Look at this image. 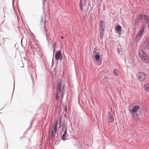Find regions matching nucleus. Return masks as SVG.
<instances>
[{
	"instance_id": "nucleus-1",
	"label": "nucleus",
	"mask_w": 149,
	"mask_h": 149,
	"mask_svg": "<svg viewBox=\"0 0 149 149\" xmlns=\"http://www.w3.org/2000/svg\"><path fill=\"white\" fill-rule=\"evenodd\" d=\"M130 112L133 115L136 114V116L141 115L143 113V108L139 105H136L133 107L132 109L129 110Z\"/></svg>"
},
{
	"instance_id": "nucleus-2",
	"label": "nucleus",
	"mask_w": 149,
	"mask_h": 149,
	"mask_svg": "<svg viewBox=\"0 0 149 149\" xmlns=\"http://www.w3.org/2000/svg\"><path fill=\"white\" fill-rule=\"evenodd\" d=\"M145 26L144 24H143L141 27L140 31L136 35L135 40L136 42H138L142 37L144 32Z\"/></svg>"
},
{
	"instance_id": "nucleus-3",
	"label": "nucleus",
	"mask_w": 149,
	"mask_h": 149,
	"mask_svg": "<svg viewBox=\"0 0 149 149\" xmlns=\"http://www.w3.org/2000/svg\"><path fill=\"white\" fill-rule=\"evenodd\" d=\"M137 78L138 80L143 81L145 80L147 78V74L143 72H139L137 74Z\"/></svg>"
},
{
	"instance_id": "nucleus-4",
	"label": "nucleus",
	"mask_w": 149,
	"mask_h": 149,
	"mask_svg": "<svg viewBox=\"0 0 149 149\" xmlns=\"http://www.w3.org/2000/svg\"><path fill=\"white\" fill-rule=\"evenodd\" d=\"M95 59L97 61V64L99 65H100L102 64V59L100 58V56L99 54L98 53H96V54L95 55Z\"/></svg>"
},
{
	"instance_id": "nucleus-5",
	"label": "nucleus",
	"mask_w": 149,
	"mask_h": 149,
	"mask_svg": "<svg viewBox=\"0 0 149 149\" xmlns=\"http://www.w3.org/2000/svg\"><path fill=\"white\" fill-rule=\"evenodd\" d=\"M61 87L62 83L60 81H59L57 84L56 87V91L57 93L56 95V96L61 91Z\"/></svg>"
},
{
	"instance_id": "nucleus-6",
	"label": "nucleus",
	"mask_w": 149,
	"mask_h": 149,
	"mask_svg": "<svg viewBox=\"0 0 149 149\" xmlns=\"http://www.w3.org/2000/svg\"><path fill=\"white\" fill-rule=\"evenodd\" d=\"M107 120L108 122V124L112 123L114 120L113 116L111 113L110 112H109L108 113V115L107 117Z\"/></svg>"
},
{
	"instance_id": "nucleus-7",
	"label": "nucleus",
	"mask_w": 149,
	"mask_h": 149,
	"mask_svg": "<svg viewBox=\"0 0 149 149\" xmlns=\"http://www.w3.org/2000/svg\"><path fill=\"white\" fill-rule=\"evenodd\" d=\"M55 57L56 61H58L59 60H62V58L61 52L60 51H57L56 52Z\"/></svg>"
},
{
	"instance_id": "nucleus-8",
	"label": "nucleus",
	"mask_w": 149,
	"mask_h": 149,
	"mask_svg": "<svg viewBox=\"0 0 149 149\" xmlns=\"http://www.w3.org/2000/svg\"><path fill=\"white\" fill-rule=\"evenodd\" d=\"M143 45L146 49H149V38L145 40Z\"/></svg>"
},
{
	"instance_id": "nucleus-9",
	"label": "nucleus",
	"mask_w": 149,
	"mask_h": 149,
	"mask_svg": "<svg viewBox=\"0 0 149 149\" xmlns=\"http://www.w3.org/2000/svg\"><path fill=\"white\" fill-rule=\"evenodd\" d=\"M58 124V122L57 120L54 121V125L52 126V130H54L55 133H57V132Z\"/></svg>"
},
{
	"instance_id": "nucleus-10",
	"label": "nucleus",
	"mask_w": 149,
	"mask_h": 149,
	"mask_svg": "<svg viewBox=\"0 0 149 149\" xmlns=\"http://www.w3.org/2000/svg\"><path fill=\"white\" fill-rule=\"evenodd\" d=\"M67 133V129H66L62 137V139L63 140L65 141L67 139L68 137L67 136H66Z\"/></svg>"
},
{
	"instance_id": "nucleus-11",
	"label": "nucleus",
	"mask_w": 149,
	"mask_h": 149,
	"mask_svg": "<svg viewBox=\"0 0 149 149\" xmlns=\"http://www.w3.org/2000/svg\"><path fill=\"white\" fill-rule=\"evenodd\" d=\"M50 135V139L52 140H53L55 139V134L56 133L55 132L54 130H52Z\"/></svg>"
},
{
	"instance_id": "nucleus-12",
	"label": "nucleus",
	"mask_w": 149,
	"mask_h": 149,
	"mask_svg": "<svg viewBox=\"0 0 149 149\" xmlns=\"http://www.w3.org/2000/svg\"><path fill=\"white\" fill-rule=\"evenodd\" d=\"M141 58L143 61L144 63H148L149 62V60L147 55L142 56V57Z\"/></svg>"
},
{
	"instance_id": "nucleus-13",
	"label": "nucleus",
	"mask_w": 149,
	"mask_h": 149,
	"mask_svg": "<svg viewBox=\"0 0 149 149\" xmlns=\"http://www.w3.org/2000/svg\"><path fill=\"white\" fill-rule=\"evenodd\" d=\"M143 19L144 20L145 23L146 24H148L149 23V16L147 15H146L143 16Z\"/></svg>"
},
{
	"instance_id": "nucleus-14",
	"label": "nucleus",
	"mask_w": 149,
	"mask_h": 149,
	"mask_svg": "<svg viewBox=\"0 0 149 149\" xmlns=\"http://www.w3.org/2000/svg\"><path fill=\"white\" fill-rule=\"evenodd\" d=\"M100 30H104L105 25L104 24V22L102 20L100 21Z\"/></svg>"
},
{
	"instance_id": "nucleus-15",
	"label": "nucleus",
	"mask_w": 149,
	"mask_h": 149,
	"mask_svg": "<svg viewBox=\"0 0 149 149\" xmlns=\"http://www.w3.org/2000/svg\"><path fill=\"white\" fill-rule=\"evenodd\" d=\"M104 30H100V38L101 39H102L103 37L104 33Z\"/></svg>"
},
{
	"instance_id": "nucleus-16",
	"label": "nucleus",
	"mask_w": 149,
	"mask_h": 149,
	"mask_svg": "<svg viewBox=\"0 0 149 149\" xmlns=\"http://www.w3.org/2000/svg\"><path fill=\"white\" fill-rule=\"evenodd\" d=\"M139 54L141 58L142 57V56L147 55L146 54V52H144L143 50H141V51H139Z\"/></svg>"
},
{
	"instance_id": "nucleus-17",
	"label": "nucleus",
	"mask_w": 149,
	"mask_h": 149,
	"mask_svg": "<svg viewBox=\"0 0 149 149\" xmlns=\"http://www.w3.org/2000/svg\"><path fill=\"white\" fill-rule=\"evenodd\" d=\"M122 27L120 25H117L116 27V31L117 32H121Z\"/></svg>"
},
{
	"instance_id": "nucleus-18",
	"label": "nucleus",
	"mask_w": 149,
	"mask_h": 149,
	"mask_svg": "<svg viewBox=\"0 0 149 149\" xmlns=\"http://www.w3.org/2000/svg\"><path fill=\"white\" fill-rule=\"evenodd\" d=\"M144 88L146 91L149 92V83L146 84L144 86Z\"/></svg>"
},
{
	"instance_id": "nucleus-19",
	"label": "nucleus",
	"mask_w": 149,
	"mask_h": 149,
	"mask_svg": "<svg viewBox=\"0 0 149 149\" xmlns=\"http://www.w3.org/2000/svg\"><path fill=\"white\" fill-rule=\"evenodd\" d=\"M113 73L115 74L117 76H118L119 74L118 70L116 69H114L113 71Z\"/></svg>"
},
{
	"instance_id": "nucleus-20",
	"label": "nucleus",
	"mask_w": 149,
	"mask_h": 149,
	"mask_svg": "<svg viewBox=\"0 0 149 149\" xmlns=\"http://www.w3.org/2000/svg\"><path fill=\"white\" fill-rule=\"evenodd\" d=\"M144 15L143 14H141L140 15L139 17L138 18V20H140L141 19H143V16L144 15Z\"/></svg>"
},
{
	"instance_id": "nucleus-21",
	"label": "nucleus",
	"mask_w": 149,
	"mask_h": 149,
	"mask_svg": "<svg viewBox=\"0 0 149 149\" xmlns=\"http://www.w3.org/2000/svg\"><path fill=\"white\" fill-rule=\"evenodd\" d=\"M62 130L63 131L64 130H65L66 129H67V126L66 125H65V123H63L62 124Z\"/></svg>"
},
{
	"instance_id": "nucleus-22",
	"label": "nucleus",
	"mask_w": 149,
	"mask_h": 149,
	"mask_svg": "<svg viewBox=\"0 0 149 149\" xmlns=\"http://www.w3.org/2000/svg\"><path fill=\"white\" fill-rule=\"evenodd\" d=\"M79 7L80 8V10H81L83 11V8L82 7V3L81 1L80 3Z\"/></svg>"
},
{
	"instance_id": "nucleus-23",
	"label": "nucleus",
	"mask_w": 149,
	"mask_h": 149,
	"mask_svg": "<svg viewBox=\"0 0 149 149\" xmlns=\"http://www.w3.org/2000/svg\"><path fill=\"white\" fill-rule=\"evenodd\" d=\"M62 124L61 121V118L60 119V121L59 122L58 124L59 125V127H61V125Z\"/></svg>"
},
{
	"instance_id": "nucleus-24",
	"label": "nucleus",
	"mask_w": 149,
	"mask_h": 149,
	"mask_svg": "<svg viewBox=\"0 0 149 149\" xmlns=\"http://www.w3.org/2000/svg\"><path fill=\"white\" fill-rule=\"evenodd\" d=\"M117 51L118 54H120V52H121L120 49L119 48H118L117 49Z\"/></svg>"
},
{
	"instance_id": "nucleus-25",
	"label": "nucleus",
	"mask_w": 149,
	"mask_h": 149,
	"mask_svg": "<svg viewBox=\"0 0 149 149\" xmlns=\"http://www.w3.org/2000/svg\"><path fill=\"white\" fill-rule=\"evenodd\" d=\"M43 1V5L44 6L45 4V2H46L47 0H42Z\"/></svg>"
},
{
	"instance_id": "nucleus-26",
	"label": "nucleus",
	"mask_w": 149,
	"mask_h": 149,
	"mask_svg": "<svg viewBox=\"0 0 149 149\" xmlns=\"http://www.w3.org/2000/svg\"><path fill=\"white\" fill-rule=\"evenodd\" d=\"M47 22L46 21H45V22L44 23V25L45 26V25L47 24Z\"/></svg>"
},
{
	"instance_id": "nucleus-27",
	"label": "nucleus",
	"mask_w": 149,
	"mask_h": 149,
	"mask_svg": "<svg viewBox=\"0 0 149 149\" xmlns=\"http://www.w3.org/2000/svg\"><path fill=\"white\" fill-rule=\"evenodd\" d=\"M14 87H15V84H14V87H13V91H14V88H15ZM13 94H12V95H13Z\"/></svg>"
},
{
	"instance_id": "nucleus-28",
	"label": "nucleus",
	"mask_w": 149,
	"mask_h": 149,
	"mask_svg": "<svg viewBox=\"0 0 149 149\" xmlns=\"http://www.w3.org/2000/svg\"><path fill=\"white\" fill-rule=\"evenodd\" d=\"M31 124H32V123H31V126H30V127L29 128H28V129H27V130L26 131L28 130L30 128V127H31Z\"/></svg>"
},
{
	"instance_id": "nucleus-29",
	"label": "nucleus",
	"mask_w": 149,
	"mask_h": 149,
	"mask_svg": "<svg viewBox=\"0 0 149 149\" xmlns=\"http://www.w3.org/2000/svg\"><path fill=\"white\" fill-rule=\"evenodd\" d=\"M147 24H148V27L149 29V23Z\"/></svg>"
},
{
	"instance_id": "nucleus-30",
	"label": "nucleus",
	"mask_w": 149,
	"mask_h": 149,
	"mask_svg": "<svg viewBox=\"0 0 149 149\" xmlns=\"http://www.w3.org/2000/svg\"><path fill=\"white\" fill-rule=\"evenodd\" d=\"M55 52V49H54L53 50V52Z\"/></svg>"
},
{
	"instance_id": "nucleus-31",
	"label": "nucleus",
	"mask_w": 149,
	"mask_h": 149,
	"mask_svg": "<svg viewBox=\"0 0 149 149\" xmlns=\"http://www.w3.org/2000/svg\"><path fill=\"white\" fill-rule=\"evenodd\" d=\"M95 53H96V51H94L93 52V54H94Z\"/></svg>"
},
{
	"instance_id": "nucleus-32",
	"label": "nucleus",
	"mask_w": 149,
	"mask_h": 149,
	"mask_svg": "<svg viewBox=\"0 0 149 149\" xmlns=\"http://www.w3.org/2000/svg\"><path fill=\"white\" fill-rule=\"evenodd\" d=\"M105 78H106V79H107V76H106V77H105Z\"/></svg>"
},
{
	"instance_id": "nucleus-33",
	"label": "nucleus",
	"mask_w": 149,
	"mask_h": 149,
	"mask_svg": "<svg viewBox=\"0 0 149 149\" xmlns=\"http://www.w3.org/2000/svg\"><path fill=\"white\" fill-rule=\"evenodd\" d=\"M63 91H62V92L63 93Z\"/></svg>"
},
{
	"instance_id": "nucleus-34",
	"label": "nucleus",
	"mask_w": 149,
	"mask_h": 149,
	"mask_svg": "<svg viewBox=\"0 0 149 149\" xmlns=\"http://www.w3.org/2000/svg\"><path fill=\"white\" fill-rule=\"evenodd\" d=\"M62 38H63V37H62Z\"/></svg>"
},
{
	"instance_id": "nucleus-35",
	"label": "nucleus",
	"mask_w": 149,
	"mask_h": 149,
	"mask_svg": "<svg viewBox=\"0 0 149 149\" xmlns=\"http://www.w3.org/2000/svg\"><path fill=\"white\" fill-rule=\"evenodd\" d=\"M84 18H85V17L84 16Z\"/></svg>"
},
{
	"instance_id": "nucleus-36",
	"label": "nucleus",
	"mask_w": 149,
	"mask_h": 149,
	"mask_svg": "<svg viewBox=\"0 0 149 149\" xmlns=\"http://www.w3.org/2000/svg\"><path fill=\"white\" fill-rule=\"evenodd\" d=\"M26 132H25V133H24V134H25L26 133Z\"/></svg>"
}]
</instances>
